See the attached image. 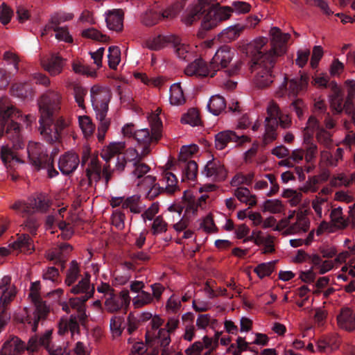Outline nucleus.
<instances>
[{"instance_id": "1", "label": "nucleus", "mask_w": 355, "mask_h": 355, "mask_svg": "<svg viewBox=\"0 0 355 355\" xmlns=\"http://www.w3.org/2000/svg\"><path fill=\"white\" fill-rule=\"evenodd\" d=\"M0 119L3 121L10 119L11 122L7 128V134L10 141L3 144L0 147V157L5 166L11 162L22 163L18 157L17 150L24 147V144L20 135V126L15 119H20L26 126L35 121L31 115L23 116L19 111H15L12 106H10L4 98L0 99Z\"/></svg>"}, {"instance_id": "2", "label": "nucleus", "mask_w": 355, "mask_h": 355, "mask_svg": "<svg viewBox=\"0 0 355 355\" xmlns=\"http://www.w3.org/2000/svg\"><path fill=\"white\" fill-rule=\"evenodd\" d=\"M270 38V48L268 49V40L266 37L259 36L249 42L241 41L239 49L247 55L253 58L254 62L261 60L267 61L268 53L271 52V56L275 61V57L282 55L286 51V43L290 38L288 33H284L277 27H272L269 31Z\"/></svg>"}, {"instance_id": "3", "label": "nucleus", "mask_w": 355, "mask_h": 355, "mask_svg": "<svg viewBox=\"0 0 355 355\" xmlns=\"http://www.w3.org/2000/svg\"><path fill=\"white\" fill-rule=\"evenodd\" d=\"M40 291V282L39 281L33 282L30 287L28 298L34 305L28 309L25 308L26 315L22 320L23 322L31 326L33 331L37 330L39 321L46 317L49 310L46 304L41 300Z\"/></svg>"}, {"instance_id": "4", "label": "nucleus", "mask_w": 355, "mask_h": 355, "mask_svg": "<svg viewBox=\"0 0 355 355\" xmlns=\"http://www.w3.org/2000/svg\"><path fill=\"white\" fill-rule=\"evenodd\" d=\"M30 163L35 169H45L49 178L56 176L58 173L53 168V159L46 153L45 147L39 142L30 141L27 147Z\"/></svg>"}, {"instance_id": "5", "label": "nucleus", "mask_w": 355, "mask_h": 355, "mask_svg": "<svg viewBox=\"0 0 355 355\" xmlns=\"http://www.w3.org/2000/svg\"><path fill=\"white\" fill-rule=\"evenodd\" d=\"M49 207V198L44 194H37L30 197L26 202L17 201L11 208L21 216H26L34 212H44Z\"/></svg>"}, {"instance_id": "6", "label": "nucleus", "mask_w": 355, "mask_h": 355, "mask_svg": "<svg viewBox=\"0 0 355 355\" xmlns=\"http://www.w3.org/2000/svg\"><path fill=\"white\" fill-rule=\"evenodd\" d=\"M271 55V52H270L266 62L265 60L254 62L252 66V71L254 75V84L258 88L268 87L272 82L271 69L274 62Z\"/></svg>"}, {"instance_id": "7", "label": "nucleus", "mask_w": 355, "mask_h": 355, "mask_svg": "<svg viewBox=\"0 0 355 355\" xmlns=\"http://www.w3.org/2000/svg\"><path fill=\"white\" fill-rule=\"evenodd\" d=\"M61 94L54 89L46 90L38 102L39 110L42 117H52L60 109Z\"/></svg>"}, {"instance_id": "8", "label": "nucleus", "mask_w": 355, "mask_h": 355, "mask_svg": "<svg viewBox=\"0 0 355 355\" xmlns=\"http://www.w3.org/2000/svg\"><path fill=\"white\" fill-rule=\"evenodd\" d=\"M90 96L96 114L102 118L108 111V103L111 97L110 89L108 87L94 86L91 89Z\"/></svg>"}, {"instance_id": "9", "label": "nucleus", "mask_w": 355, "mask_h": 355, "mask_svg": "<svg viewBox=\"0 0 355 355\" xmlns=\"http://www.w3.org/2000/svg\"><path fill=\"white\" fill-rule=\"evenodd\" d=\"M268 116L265 120V133L263 141L265 144L271 142L276 138V128L278 125V118L282 114L278 105L273 101L268 103L267 107Z\"/></svg>"}, {"instance_id": "10", "label": "nucleus", "mask_w": 355, "mask_h": 355, "mask_svg": "<svg viewBox=\"0 0 355 355\" xmlns=\"http://www.w3.org/2000/svg\"><path fill=\"white\" fill-rule=\"evenodd\" d=\"M236 55L234 49L228 46H223L217 49L209 64L214 76L221 68H225L232 62Z\"/></svg>"}, {"instance_id": "11", "label": "nucleus", "mask_w": 355, "mask_h": 355, "mask_svg": "<svg viewBox=\"0 0 355 355\" xmlns=\"http://www.w3.org/2000/svg\"><path fill=\"white\" fill-rule=\"evenodd\" d=\"M293 216L289 219V223L286 227L282 230L284 235H301L306 232L310 226L309 218L302 212L290 211L289 214Z\"/></svg>"}, {"instance_id": "12", "label": "nucleus", "mask_w": 355, "mask_h": 355, "mask_svg": "<svg viewBox=\"0 0 355 355\" xmlns=\"http://www.w3.org/2000/svg\"><path fill=\"white\" fill-rule=\"evenodd\" d=\"M284 81L279 87L278 90L276 91V95L277 96H295L297 93L306 87L309 82V78L307 76H301L289 80V87L287 88V79L284 77Z\"/></svg>"}, {"instance_id": "13", "label": "nucleus", "mask_w": 355, "mask_h": 355, "mask_svg": "<svg viewBox=\"0 0 355 355\" xmlns=\"http://www.w3.org/2000/svg\"><path fill=\"white\" fill-rule=\"evenodd\" d=\"M51 335L52 331L47 330L40 339L36 337L31 338L28 340L27 349L31 352H34L41 345L44 346L51 355L60 354L62 352V348L58 346L55 347L51 343Z\"/></svg>"}, {"instance_id": "14", "label": "nucleus", "mask_w": 355, "mask_h": 355, "mask_svg": "<svg viewBox=\"0 0 355 355\" xmlns=\"http://www.w3.org/2000/svg\"><path fill=\"white\" fill-rule=\"evenodd\" d=\"M251 240L253 241L257 245L263 246L262 249L263 254L272 253L275 251V237L267 233L258 230H253L251 236L245 239L244 242Z\"/></svg>"}, {"instance_id": "15", "label": "nucleus", "mask_w": 355, "mask_h": 355, "mask_svg": "<svg viewBox=\"0 0 355 355\" xmlns=\"http://www.w3.org/2000/svg\"><path fill=\"white\" fill-rule=\"evenodd\" d=\"M134 138L137 141L138 148H148L151 151V144L155 143L160 138V133L154 132L148 128H141L134 132Z\"/></svg>"}, {"instance_id": "16", "label": "nucleus", "mask_w": 355, "mask_h": 355, "mask_svg": "<svg viewBox=\"0 0 355 355\" xmlns=\"http://www.w3.org/2000/svg\"><path fill=\"white\" fill-rule=\"evenodd\" d=\"M248 141V137L243 135H238L232 130H225L218 132L215 137V146L218 150L224 149L228 143L235 142L239 144Z\"/></svg>"}, {"instance_id": "17", "label": "nucleus", "mask_w": 355, "mask_h": 355, "mask_svg": "<svg viewBox=\"0 0 355 355\" xmlns=\"http://www.w3.org/2000/svg\"><path fill=\"white\" fill-rule=\"evenodd\" d=\"M11 279L9 276H3L0 280V309H7L8 305L16 295V288L10 284Z\"/></svg>"}, {"instance_id": "18", "label": "nucleus", "mask_w": 355, "mask_h": 355, "mask_svg": "<svg viewBox=\"0 0 355 355\" xmlns=\"http://www.w3.org/2000/svg\"><path fill=\"white\" fill-rule=\"evenodd\" d=\"M130 302L129 293L128 291H122L119 295L110 293L106 297L105 306L107 311L113 313L122 309Z\"/></svg>"}, {"instance_id": "19", "label": "nucleus", "mask_w": 355, "mask_h": 355, "mask_svg": "<svg viewBox=\"0 0 355 355\" xmlns=\"http://www.w3.org/2000/svg\"><path fill=\"white\" fill-rule=\"evenodd\" d=\"M210 64H207L202 59H196L189 64L184 69V73L187 76H210L213 77L211 73Z\"/></svg>"}, {"instance_id": "20", "label": "nucleus", "mask_w": 355, "mask_h": 355, "mask_svg": "<svg viewBox=\"0 0 355 355\" xmlns=\"http://www.w3.org/2000/svg\"><path fill=\"white\" fill-rule=\"evenodd\" d=\"M39 131L42 137L48 142H54L59 138V133L53 124L51 117L40 116Z\"/></svg>"}, {"instance_id": "21", "label": "nucleus", "mask_w": 355, "mask_h": 355, "mask_svg": "<svg viewBox=\"0 0 355 355\" xmlns=\"http://www.w3.org/2000/svg\"><path fill=\"white\" fill-rule=\"evenodd\" d=\"M205 10L206 8L199 1H196L184 10L182 16V21L186 26H190L198 21Z\"/></svg>"}, {"instance_id": "22", "label": "nucleus", "mask_w": 355, "mask_h": 355, "mask_svg": "<svg viewBox=\"0 0 355 355\" xmlns=\"http://www.w3.org/2000/svg\"><path fill=\"white\" fill-rule=\"evenodd\" d=\"M80 163L78 155L73 152H67L58 160V167L61 173L68 175L74 171Z\"/></svg>"}, {"instance_id": "23", "label": "nucleus", "mask_w": 355, "mask_h": 355, "mask_svg": "<svg viewBox=\"0 0 355 355\" xmlns=\"http://www.w3.org/2000/svg\"><path fill=\"white\" fill-rule=\"evenodd\" d=\"M173 40L171 46L176 57L183 61H187L193 56V52L191 47L182 41V40L175 36L171 37Z\"/></svg>"}, {"instance_id": "24", "label": "nucleus", "mask_w": 355, "mask_h": 355, "mask_svg": "<svg viewBox=\"0 0 355 355\" xmlns=\"http://www.w3.org/2000/svg\"><path fill=\"white\" fill-rule=\"evenodd\" d=\"M70 331L73 338L78 334L79 324L76 316L71 315L69 317H62L58 323V334L64 335L67 331Z\"/></svg>"}, {"instance_id": "25", "label": "nucleus", "mask_w": 355, "mask_h": 355, "mask_svg": "<svg viewBox=\"0 0 355 355\" xmlns=\"http://www.w3.org/2000/svg\"><path fill=\"white\" fill-rule=\"evenodd\" d=\"M334 94L329 97L330 105L332 110L337 113H340L343 108H346V112L350 113V105L349 99L347 100L345 105H343V98L341 91L336 83H332Z\"/></svg>"}, {"instance_id": "26", "label": "nucleus", "mask_w": 355, "mask_h": 355, "mask_svg": "<svg viewBox=\"0 0 355 355\" xmlns=\"http://www.w3.org/2000/svg\"><path fill=\"white\" fill-rule=\"evenodd\" d=\"M27 349L26 344L17 337H12L6 341L1 349V355H19L25 349Z\"/></svg>"}, {"instance_id": "27", "label": "nucleus", "mask_w": 355, "mask_h": 355, "mask_svg": "<svg viewBox=\"0 0 355 355\" xmlns=\"http://www.w3.org/2000/svg\"><path fill=\"white\" fill-rule=\"evenodd\" d=\"M338 326L346 331L355 330V313L349 308H344L337 317Z\"/></svg>"}, {"instance_id": "28", "label": "nucleus", "mask_w": 355, "mask_h": 355, "mask_svg": "<svg viewBox=\"0 0 355 355\" xmlns=\"http://www.w3.org/2000/svg\"><path fill=\"white\" fill-rule=\"evenodd\" d=\"M42 64L50 75L55 76L62 72L64 60L57 55H51L46 60H42Z\"/></svg>"}, {"instance_id": "29", "label": "nucleus", "mask_w": 355, "mask_h": 355, "mask_svg": "<svg viewBox=\"0 0 355 355\" xmlns=\"http://www.w3.org/2000/svg\"><path fill=\"white\" fill-rule=\"evenodd\" d=\"M107 27L114 31H119L123 28V12L121 10H109L105 13Z\"/></svg>"}, {"instance_id": "30", "label": "nucleus", "mask_w": 355, "mask_h": 355, "mask_svg": "<svg viewBox=\"0 0 355 355\" xmlns=\"http://www.w3.org/2000/svg\"><path fill=\"white\" fill-rule=\"evenodd\" d=\"M175 35H158L150 37L146 42V46L148 49L154 51L162 49L167 45H172L173 40L171 37H175Z\"/></svg>"}, {"instance_id": "31", "label": "nucleus", "mask_w": 355, "mask_h": 355, "mask_svg": "<svg viewBox=\"0 0 355 355\" xmlns=\"http://www.w3.org/2000/svg\"><path fill=\"white\" fill-rule=\"evenodd\" d=\"M139 150H140V152L135 148H129L124 155L125 162L129 163L132 166H136L150 153L147 148H139Z\"/></svg>"}, {"instance_id": "32", "label": "nucleus", "mask_w": 355, "mask_h": 355, "mask_svg": "<svg viewBox=\"0 0 355 355\" xmlns=\"http://www.w3.org/2000/svg\"><path fill=\"white\" fill-rule=\"evenodd\" d=\"M204 173L207 177L214 179L222 180L225 176V168L219 162H208Z\"/></svg>"}, {"instance_id": "33", "label": "nucleus", "mask_w": 355, "mask_h": 355, "mask_svg": "<svg viewBox=\"0 0 355 355\" xmlns=\"http://www.w3.org/2000/svg\"><path fill=\"white\" fill-rule=\"evenodd\" d=\"M311 207L315 216L321 219L329 212L330 204L327 198L316 196L311 202Z\"/></svg>"}, {"instance_id": "34", "label": "nucleus", "mask_w": 355, "mask_h": 355, "mask_svg": "<svg viewBox=\"0 0 355 355\" xmlns=\"http://www.w3.org/2000/svg\"><path fill=\"white\" fill-rule=\"evenodd\" d=\"M169 102L173 106H180L185 103L184 92L179 83L173 84L170 87Z\"/></svg>"}, {"instance_id": "35", "label": "nucleus", "mask_w": 355, "mask_h": 355, "mask_svg": "<svg viewBox=\"0 0 355 355\" xmlns=\"http://www.w3.org/2000/svg\"><path fill=\"white\" fill-rule=\"evenodd\" d=\"M245 28V26L242 24H234L223 30L220 33V37L226 42L235 40L240 36Z\"/></svg>"}, {"instance_id": "36", "label": "nucleus", "mask_w": 355, "mask_h": 355, "mask_svg": "<svg viewBox=\"0 0 355 355\" xmlns=\"http://www.w3.org/2000/svg\"><path fill=\"white\" fill-rule=\"evenodd\" d=\"M218 22L215 17L214 13L210 9L203 17L200 28L198 33L199 37H203L205 31L212 29L218 25Z\"/></svg>"}, {"instance_id": "37", "label": "nucleus", "mask_w": 355, "mask_h": 355, "mask_svg": "<svg viewBox=\"0 0 355 355\" xmlns=\"http://www.w3.org/2000/svg\"><path fill=\"white\" fill-rule=\"evenodd\" d=\"M125 148V144L123 141L112 142L103 149L101 157L105 162H108L114 155L121 153Z\"/></svg>"}, {"instance_id": "38", "label": "nucleus", "mask_w": 355, "mask_h": 355, "mask_svg": "<svg viewBox=\"0 0 355 355\" xmlns=\"http://www.w3.org/2000/svg\"><path fill=\"white\" fill-rule=\"evenodd\" d=\"M15 250H20L21 251L31 253L34 250L33 241L27 234H22L15 242L9 245Z\"/></svg>"}, {"instance_id": "39", "label": "nucleus", "mask_w": 355, "mask_h": 355, "mask_svg": "<svg viewBox=\"0 0 355 355\" xmlns=\"http://www.w3.org/2000/svg\"><path fill=\"white\" fill-rule=\"evenodd\" d=\"M94 291L93 286L90 285L89 277L81 279L78 284L71 288V292L74 294L83 293V296L91 297Z\"/></svg>"}, {"instance_id": "40", "label": "nucleus", "mask_w": 355, "mask_h": 355, "mask_svg": "<svg viewBox=\"0 0 355 355\" xmlns=\"http://www.w3.org/2000/svg\"><path fill=\"white\" fill-rule=\"evenodd\" d=\"M208 110L214 116L220 114L225 108V101L219 95L212 96L207 104Z\"/></svg>"}, {"instance_id": "41", "label": "nucleus", "mask_w": 355, "mask_h": 355, "mask_svg": "<svg viewBox=\"0 0 355 355\" xmlns=\"http://www.w3.org/2000/svg\"><path fill=\"white\" fill-rule=\"evenodd\" d=\"M234 195L240 202L245 203L250 207H252L257 203L255 196L246 187H238L234 191Z\"/></svg>"}, {"instance_id": "42", "label": "nucleus", "mask_w": 355, "mask_h": 355, "mask_svg": "<svg viewBox=\"0 0 355 355\" xmlns=\"http://www.w3.org/2000/svg\"><path fill=\"white\" fill-rule=\"evenodd\" d=\"M293 216V214H288V217L281 220L277 223L276 219L273 216H270L266 218L262 222V227L263 228H272L275 231H282L289 223V219Z\"/></svg>"}, {"instance_id": "43", "label": "nucleus", "mask_w": 355, "mask_h": 355, "mask_svg": "<svg viewBox=\"0 0 355 355\" xmlns=\"http://www.w3.org/2000/svg\"><path fill=\"white\" fill-rule=\"evenodd\" d=\"M330 218L334 225L339 229H345L349 225V221L347 219L345 218L343 209L340 207H337L331 210Z\"/></svg>"}, {"instance_id": "44", "label": "nucleus", "mask_w": 355, "mask_h": 355, "mask_svg": "<svg viewBox=\"0 0 355 355\" xmlns=\"http://www.w3.org/2000/svg\"><path fill=\"white\" fill-rule=\"evenodd\" d=\"M153 302L152 295L145 291H139L132 297V304L136 309L149 304Z\"/></svg>"}, {"instance_id": "45", "label": "nucleus", "mask_w": 355, "mask_h": 355, "mask_svg": "<svg viewBox=\"0 0 355 355\" xmlns=\"http://www.w3.org/2000/svg\"><path fill=\"white\" fill-rule=\"evenodd\" d=\"M73 15L69 13L64 12H57L53 14L51 17L49 23L47 24L46 28L48 29H53L55 27L61 26V24L64 23L67 21L71 19Z\"/></svg>"}, {"instance_id": "46", "label": "nucleus", "mask_w": 355, "mask_h": 355, "mask_svg": "<svg viewBox=\"0 0 355 355\" xmlns=\"http://www.w3.org/2000/svg\"><path fill=\"white\" fill-rule=\"evenodd\" d=\"M87 175L89 180L92 181H97L101 178V168L98 164V161L95 158H92L86 170Z\"/></svg>"}, {"instance_id": "47", "label": "nucleus", "mask_w": 355, "mask_h": 355, "mask_svg": "<svg viewBox=\"0 0 355 355\" xmlns=\"http://www.w3.org/2000/svg\"><path fill=\"white\" fill-rule=\"evenodd\" d=\"M162 182L164 185L166 192L172 193L176 191L178 180L172 173L165 172L163 174Z\"/></svg>"}, {"instance_id": "48", "label": "nucleus", "mask_w": 355, "mask_h": 355, "mask_svg": "<svg viewBox=\"0 0 355 355\" xmlns=\"http://www.w3.org/2000/svg\"><path fill=\"white\" fill-rule=\"evenodd\" d=\"M78 123L84 136L85 137H90L95 129V125L92 123L91 119L87 116H78Z\"/></svg>"}, {"instance_id": "49", "label": "nucleus", "mask_w": 355, "mask_h": 355, "mask_svg": "<svg viewBox=\"0 0 355 355\" xmlns=\"http://www.w3.org/2000/svg\"><path fill=\"white\" fill-rule=\"evenodd\" d=\"M108 64L111 69H116L121 61V51L118 46H111L108 49Z\"/></svg>"}, {"instance_id": "50", "label": "nucleus", "mask_w": 355, "mask_h": 355, "mask_svg": "<svg viewBox=\"0 0 355 355\" xmlns=\"http://www.w3.org/2000/svg\"><path fill=\"white\" fill-rule=\"evenodd\" d=\"M153 335L154 343L162 347H167L171 343L170 333L166 329H160L157 332H154Z\"/></svg>"}, {"instance_id": "51", "label": "nucleus", "mask_w": 355, "mask_h": 355, "mask_svg": "<svg viewBox=\"0 0 355 355\" xmlns=\"http://www.w3.org/2000/svg\"><path fill=\"white\" fill-rule=\"evenodd\" d=\"M182 123L196 126L200 123L199 114L196 109L192 108L187 111L181 118Z\"/></svg>"}, {"instance_id": "52", "label": "nucleus", "mask_w": 355, "mask_h": 355, "mask_svg": "<svg viewBox=\"0 0 355 355\" xmlns=\"http://www.w3.org/2000/svg\"><path fill=\"white\" fill-rule=\"evenodd\" d=\"M165 216L168 220V223L175 224L178 220H180L182 215V209L180 206L171 205L165 212Z\"/></svg>"}, {"instance_id": "53", "label": "nucleus", "mask_w": 355, "mask_h": 355, "mask_svg": "<svg viewBox=\"0 0 355 355\" xmlns=\"http://www.w3.org/2000/svg\"><path fill=\"white\" fill-rule=\"evenodd\" d=\"M72 69L74 73L80 75H86L89 77H94L96 76V71L92 69L88 66H85L78 60H74L72 62Z\"/></svg>"}, {"instance_id": "54", "label": "nucleus", "mask_w": 355, "mask_h": 355, "mask_svg": "<svg viewBox=\"0 0 355 355\" xmlns=\"http://www.w3.org/2000/svg\"><path fill=\"white\" fill-rule=\"evenodd\" d=\"M52 30L55 33V37L58 41L67 43H71L73 42L72 36L70 34L67 26H64L55 27Z\"/></svg>"}, {"instance_id": "55", "label": "nucleus", "mask_w": 355, "mask_h": 355, "mask_svg": "<svg viewBox=\"0 0 355 355\" xmlns=\"http://www.w3.org/2000/svg\"><path fill=\"white\" fill-rule=\"evenodd\" d=\"M275 261H269L262 263L258 265L254 270L258 277L261 279L269 276L274 270V263Z\"/></svg>"}, {"instance_id": "56", "label": "nucleus", "mask_w": 355, "mask_h": 355, "mask_svg": "<svg viewBox=\"0 0 355 355\" xmlns=\"http://www.w3.org/2000/svg\"><path fill=\"white\" fill-rule=\"evenodd\" d=\"M283 209L284 207L282 202L277 199L268 200L263 204V210L272 214L280 213Z\"/></svg>"}, {"instance_id": "57", "label": "nucleus", "mask_w": 355, "mask_h": 355, "mask_svg": "<svg viewBox=\"0 0 355 355\" xmlns=\"http://www.w3.org/2000/svg\"><path fill=\"white\" fill-rule=\"evenodd\" d=\"M168 223L166 222L162 216H157L153 220L152 231L153 234H161L166 232Z\"/></svg>"}, {"instance_id": "58", "label": "nucleus", "mask_w": 355, "mask_h": 355, "mask_svg": "<svg viewBox=\"0 0 355 355\" xmlns=\"http://www.w3.org/2000/svg\"><path fill=\"white\" fill-rule=\"evenodd\" d=\"M160 113L161 110L159 108H157L154 112H152L148 116V120L151 127V130L154 132L156 131L159 133L160 128L162 125V121L159 118Z\"/></svg>"}, {"instance_id": "59", "label": "nucleus", "mask_w": 355, "mask_h": 355, "mask_svg": "<svg viewBox=\"0 0 355 355\" xmlns=\"http://www.w3.org/2000/svg\"><path fill=\"white\" fill-rule=\"evenodd\" d=\"M123 318L120 316H112L110 322V330L113 337H119L122 334V324Z\"/></svg>"}, {"instance_id": "60", "label": "nucleus", "mask_w": 355, "mask_h": 355, "mask_svg": "<svg viewBox=\"0 0 355 355\" xmlns=\"http://www.w3.org/2000/svg\"><path fill=\"white\" fill-rule=\"evenodd\" d=\"M337 347L336 339L332 337H326L320 340L317 343V349L320 352L332 350Z\"/></svg>"}, {"instance_id": "61", "label": "nucleus", "mask_w": 355, "mask_h": 355, "mask_svg": "<svg viewBox=\"0 0 355 355\" xmlns=\"http://www.w3.org/2000/svg\"><path fill=\"white\" fill-rule=\"evenodd\" d=\"M211 10L214 13L215 17L218 23L228 19L232 12V8L228 6L216 7L212 8Z\"/></svg>"}, {"instance_id": "62", "label": "nucleus", "mask_w": 355, "mask_h": 355, "mask_svg": "<svg viewBox=\"0 0 355 355\" xmlns=\"http://www.w3.org/2000/svg\"><path fill=\"white\" fill-rule=\"evenodd\" d=\"M79 272L80 271L78 263L75 261H71L69 269L67 273L65 284L67 286H71L73 284L77 279Z\"/></svg>"}, {"instance_id": "63", "label": "nucleus", "mask_w": 355, "mask_h": 355, "mask_svg": "<svg viewBox=\"0 0 355 355\" xmlns=\"http://www.w3.org/2000/svg\"><path fill=\"white\" fill-rule=\"evenodd\" d=\"M168 17V15H166L165 13H162L161 15L157 12L150 11L143 16L142 22L146 26H153L157 24L162 17Z\"/></svg>"}, {"instance_id": "64", "label": "nucleus", "mask_w": 355, "mask_h": 355, "mask_svg": "<svg viewBox=\"0 0 355 355\" xmlns=\"http://www.w3.org/2000/svg\"><path fill=\"white\" fill-rule=\"evenodd\" d=\"M198 172V166L194 161H189L184 167V177L188 180H194Z\"/></svg>"}]
</instances>
